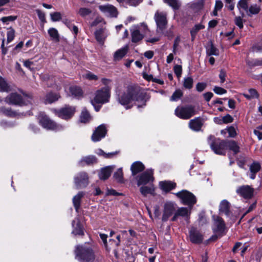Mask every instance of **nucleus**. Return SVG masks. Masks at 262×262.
Returning <instances> with one entry per match:
<instances>
[{
	"mask_svg": "<svg viewBox=\"0 0 262 262\" xmlns=\"http://www.w3.org/2000/svg\"><path fill=\"white\" fill-rule=\"evenodd\" d=\"M223 120L224 123H228L233 122V118L230 115L227 114L223 117Z\"/></svg>",
	"mask_w": 262,
	"mask_h": 262,
	"instance_id": "obj_62",
	"label": "nucleus"
},
{
	"mask_svg": "<svg viewBox=\"0 0 262 262\" xmlns=\"http://www.w3.org/2000/svg\"><path fill=\"white\" fill-rule=\"evenodd\" d=\"M11 91L10 86L8 85L5 79L0 76V92H9Z\"/></svg>",
	"mask_w": 262,
	"mask_h": 262,
	"instance_id": "obj_38",
	"label": "nucleus"
},
{
	"mask_svg": "<svg viewBox=\"0 0 262 262\" xmlns=\"http://www.w3.org/2000/svg\"><path fill=\"white\" fill-rule=\"evenodd\" d=\"M181 41V39L180 36H177L174 41L173 45V49L172 52L173 54H176L177 50H178V47L179 46V43Z\"/></svg>",
	"mask_w": 262,
	"mask_h": 262,
	"instance_id": "obj_54",
	"label": "nucleus"
},
{
	"mask_svg": "<svg viewBox=\"0 0 262 262\" xmlns=\"http://www.w3.org/2000/svg\"><path fill=\"white\" fill-rule=\"evenodd\" d=\"M72 224L73 228V230L72 231L73 234L79 235L83 234V229L78 219L77 218L73 220Z\"/></svg>",
	"mask_w": 262,
	"mask_h": 262,
	"instance_id": "obj_23",
	"label": "nucleus"
},
{
	"mask_svg": "<svg viewBox=\"0 0 262 262\" xmlns=\"http://www.w3.org/2000/svg\"><path fill=\"white\" fill-rule=\"evenodd\" d=\"M213 91L218 95H222L227 93V91L225 89L216 86L213 88Z\"/></svg>",
	"mask_w": 262,
	"mask_h": 262,
	"instance_id": "obj_57",
	"label": "nucleus"
},
{
	"mask_svg": "<svg viewBox=\"0 0 262 262\" xmlns=\"http://www.w3.org/2000/svg\"><path fill=\"white\" fill-rule=\"evenodd\" d=\"M91 117L87 110L84 108L81 113L80 120L81 122L87 123L90 121Z\"/></svg>",
	"mask_w": 262,
	"mask_h": 262,
	"instance_id": "obj_39",
	"label": "nucleus"
},
{
	"mask_svg": "<svg viewBox=\"0 0 262 262\" xmlns=\"http://www.w3.org/2000/svg\"><path fill=\"white\" fill-rule=\"evenodd\" d=\"M152 174V171L151 169H147L141 173L137 179L138 186L145 185L150 181H152L154 179Z\"/></svg>",
	"mask_w": 262,
	"mask_h": 262,
	"instance_id": "obj_14",
	"label": "nucleus"
},
{
	"mask_svg": "<svg viewBox=\"0 0 262 262\" xmlns=\"http://www.w3.org/2000/svg\"><path fill=\"white\" fill-rule=\"evenodd\" d=\"M227 132L229 134V137L233 138L236 136V132L233 126H230L227 128Z\"/></svg>",
	"mask_w": 262,
	"mask_h": 262,
	"instance_id": "obj_58",
	"label": "nucleus"
},
{
	"mask_svg": "<svg viewBox=\"0 0 262 262\" xmlns=\"http://www.w3.org/2000/svg\"><path fill=\"white\" fill-rule=\"evenodd\" d=\"M114 169V166H108L102 168L99 174V178L103 180L107 179L111 176Z\"/></svg>",
	"mask_w": 262,
	"mask_h": 262,
	"instance_id": "obj_22",
	"label": "nucleus"
},
{
	"mask_svg": "<svg viewBox=\"0 0 262 262\" xmlns=\"http://www.w3.org/2000/svg\"><path fill=\"white\" fill-rule=\"evenodd\" d=\"M225 2L226 3V6L228 8L230 11H233L234 8V3L233 2V0H225Z\"/></svg>",
	"mask_w": 262,
	"mask_h": 262,
	"instance_id": "obj_61",
	"label": "nucleus"
},
{
	"mask_svg": "<svg viewBox=\"0 0 262 262\" xmlns=\"http://www.w3.org/2000/svg\"><path fill=\"white\" fill-rule=\"evenodd\" d=\"M96 153L97 155H98L99 156H103L104 158H111L113 155H114L116 154V152H110V153H108V154H106L101 149H97V150L96 152Z\"/></svg>",
	"mask_w": 262,
	"mask_h": 262,
	"instance_id": "obj_51",
	"label": "nucleus"
},
{
	"mask_svg": "<svg viewBox=\"0 0 262 262\" xmlns=\"http://www.w3.org/2000/svg\"><path fill=\"white\" fill-rule=\"evenodd\" d=\"M128 49V46L126 45L116 51L114 54V60L115 61H119L121 60L126 55Z\"/></svg>",
	"mask_w": 262,
	"mask_h": 262,
	"instance_id": "obj_30",
	"label": "nucleus"
},
{
	"mask_svg": "<svg viewBox=\"0 0 262 262\" xmlns=\"http://www.w3.org/2000/svg\"><path fill=\"white\" fill-rule=\"evenodd\" d=\"M260 8L259 6H257V5H251L249 8L248 12L249 14L248 15L250 16V14H256L259 13L260 11Z\"/></svg>",
	"mask_w": 262,
	"mask_h": 262,
	"instance_id": "obj_49",
	"label": "nucleus"
},
{
	"mask_svg": "<svg viewBox=\"0 0 262 262\" xmlns=\"http://www.w3.org/2000/svg\"><path fill=\"white\" fill-rule=\"evenodd\" d=\"M84 194L83 192L80 191L73 198V204L76 212L78 211V209L80 206L81 199L83 196Z\"/></svg>",
	"mask_w": 262,
	"mask_h": 262,
	"instance_id": "obj_31",
	"label": "nucleus"
},
{
	"mask_svg": "<svg viewBox=\"0 0 262 262\" xmlns=\"http://www.w3.org/2000/svg\"><path fill=\"white\" fill-rule=\"evenodd\" d=\"M247 64L249 66H251V67L262 66V59L261 60L254 59L251 61H248Z\"/></svg>",
	"mask_w": 262,
	"mask_h": 262,
	"instance_id": "obj_56",
	"label": "nucleus"
},
{
	"mask_svg": "<svg viewBox=\"0 0 262 262\" xmlns=\"http://www.w3.org/2000/svg\"><path fill=\"white\" fill-rule=\"evenodd\" d=\"M175 195L181 200L182 204L188 205L189 207H192L196 202V199L191 192L182 190L175 193Z\"/></svg>",
	"mask_w": 262,
	"mask_h": 262,
	"instance_id": "obj_9",
	"label": "nucleus"
},
{
	"mask_svg": "<svg viewBox=\"0 0 262 262\" xmlns=\"http://www.w3.org/2000/svg\"><path fill=\"white\" fill-rule=\"evenodd\" d=\"M249 0H240L237 5V7L241 11V9L247 10L248 8V3Z\"/></svg>",
	"mask_w": 262,
	"mask_h": 262,
	"instance_id": "obj_47",
	"label": "nucleus"
},
{
	"mask_svg": "<svg viewBox=\"0 0 262 262\" xmlns=\"http://www.w3.org/2000/svg\"><path fill=\"white\" fill-rule=\"evenodd\" d=\"M174 204L171 202L165 204L162 220L163 222L167 221L168 218L174 212Z\"/></svg>",
	"mask_w": 262,
	"mask_h": 262,
	"instance_id": "obj_19",
	"label": "nucleus"
},
{
	"mask_svg": "<svg viewBox=\"0 0 262 262\" xmlns=\"http://www.w3.org/2000/svg\"><path fill=\"white\" fill-rule=\"evenodd\" d=\"M96 158L94 156H88L83 157L79 161V165L83 166L85 165H91L97 163Z\"/></svg>",
	"mask_w": 262,
	"mask_h": 262,
	"instance_id": "obj_26",
	"label": "nucleus"
},
{
	"mask_svg": "<svg viewBox=\"0 0 262 262\" xmlns=\"http://www.w3.org/2000/svg\"><path fill=\"white\" fill-rule=\"evenodd\" d=\"M69 96L77 99H80L83 96V92L81 89L77 86H71L69 88Z\"/></svg>",
	"mask_w": 262,
	"mask_h": 262,
	"instance_id": "obj_21",
	"label": "nucleus"
},
{
	"mask_svg": "<svg viewBox=\"0 0 262 262\" xmlns=\"http://www.w3.org/2000/svg\"><path fill=\"white\" fill-rule=\"evenodd\" d=\"M60 97L59 94L49 93L46 96L45 103L46 104L53 103L58 100Z\"/></svg>",
	"mask_w": 262,
	"mask_h": 262,
	"instance_id": "obj_33",
	"label": "nucleus"
},
{
	"mask_svg": "<svg viewBox=\"0 0 262 262\" xmlns=\"http://www.w3.org/2000/svg\"><path fill=\"white\" fill-rule=\"evenodd\" d=\"M202 122L199 118L192 119L189 121V127L194 131L198 132L201 130L202 126Z\"/></svg>",
	"mask_w": 262,
	"mask_h": 262,
	"instance_id": "obj_27",
	"label": "nucleus"
},
{
	"mask_svg": "<svg viewBox=\"0 0 262 262\" xmlns=\"http://www.w3.org/2000/svg\"><path fill=\"white\" fill-rule=\"evenodd\" d=\"M173 70L174 73L178 77H179L181 76L182 71L181 66L178 64L174 66L173 67Z\"/></svg>",
	"mask_w": 262,
	"mask_h": 262,
	"instance_id": "obj_59",
	"label": "nucleus"
},
{
	"mask_svg": "<svg viewBox=\"0 0 262 262\" xmlns=\"http://www.w3.org/2000/svg\"><path fill=\"white\" fill-rule=\"evenodd\" d=\"M110 97V89L106 86L97 90L95 94L93 99L91 100V103L94 107L96 111L98 112L102 104L109 101Z\"/></svg>",
	"mask_w": 262,
	"mask_h": 262,
	"instance_id": "obj_2",
	"label": "nucleus"
},
{
	"mask_svg": "<svg viewBox=\"0 0 262 262\" xmlns=\"http://www.w3.org/2000/svg\"><path fill=\"white\" fill-rule=\"evenodd\" d=\"M17 16H5L1 18V20L3 23H7L8 21H13L17 19Z\"/></svg>",
	"mask_w": 262,
	"mask_h": 262,
	"instance_id": "obj_53",
	"label": "nucleus"
},
{
	"mask_svg": "<svg viewBox=\"0 0 262 262\" xmlns=\"http://www.w3.org/2000/svg\"><path fill=\"white\" fill-rule=\"evenodd\" d=\"M226 76V72L224 70H221L220 74H219V77L221 80V82L223 83L225 81Z\"/></svg>",
	"mask_w": 262,
	"mask_h": 262,
	"instance_id": "obj_63",
	"label": "nucleus"
},
{
	"mask_svg": "<svg viewBox=\"0 0 262 262\" xmlns=\"http://www.w3.org/2000/svg\"><path fill=\"white\" fill-rule=\"evenodd\" d=\"M107 130L105 124H101L98 126L92 136V140L94 142L99 141L103 138L106 134Z\"/></svg>",
	"mask_w": 262,
	"mask_h": 262,
	"instance_id": "obj_15",
	"label": "nucleus"
},
{
	"mask_svg": "<svg viewBox=\"0 0 262 262\" xmlns=\"http://www.w3.org/2000/svg\"><path fill=\"white\" fill-rule=\"evenodd\" d=\"M261 166L259 163L254 162L250 166V172L257 173L260 169Z\"/></svg>",
	"mask_w": 262,
	"mask_h": 262,
	"instance_id": "obj_48",
	"label": "nucleus"
},
{
	"mask_svg": "<svg viewBox=\"0 0 262 262\" xmlns=\"http://www.w3.org/2000/svg\"><path fill=\"white\" fill-rule=\"evenodd\" d=\"M225 229V224L223 220L219 216H216L214 218V227L213 228V232L216 235L212 236V238L215 240L217 238V235L222 236Z\"/></svg>",
	"mask_w": 262,
	"mask_h": 262,
	"instance_id": "obj_12",
	"label": "nucleus"
},
{
	"mask_svg": "<svg viewBox=\"0 0 262 262\" xmlns=\"http://www.w3.org/2000/svg\"><path fill=\"white\" fill-rule=\"evenodd\" d=\"M190 241L195 244L201 243L203 239V235L194 228H192L189 232Z\"/></svg>",
	"mask_w": 262,
	"mask_h": 262,
	"instance_id": "obj_20",
	"label": "nucleus"
},
{
	"mask_svg": "<svg viewBox=\"0 0 262 262\" xmlns=\"http://www.w3.org/2000/svg\"><path fill=\"white\" fill-rule=\"evenodd\" d=\"M207 54L209 56L215 55L217 56L219 54V50L214 47L213 46L211 45L209 48L207 49Z\"/></svg>",
	"mask_w": 262,
	"mask_h": 262,
	"instance_id": "obj_50",
	"label": "nucleus"
},
{
	"mask_svg": "<svg viewBox=\"0 0 262 262\" xmlns=\"http://www.w3.org/2000/svg\"><path fill=\"white\" fill-rule=\"evenodd\" d=\"M140 191L141 193L144 196H147L148 194L154 195L155 188L153 185L142 186L140 188Z\"/></svg>",
	"mask_w": 262,
	"mask_h": 262,
	"instance_id": "obj_35",
	"label": "nucleus"
},
{
	"mask_svg": "<svg viewBox=\"0 0 262 262\" xmlns=\"http://www.w3.org/2000/svg\"><path fill=\"white\" fill-rule=\"evenodd\" d=\"M15 36V31L14 30L10 27L8 29V31L7 32V40L8 42H10L12 41Z\"/></svg>",
	"mask_w": 262,
	"mask_h": 262,
	"instance_id": "obj_46",
	"label": "nucleus"
},
{
	"mask_svg": "<svg viewBox=\"0 0 262 262\" xmlns=\"http://www.w3.org/2000/svg\"><path fill=\"white\" fill-rule=\"evenodd\" d=\"M74 183L77 189L85 187L89 184V178L85 172H80L74 177Z\"/></svg>",
	"mask_w": 262,
	"mask_h": 262,
	"instance_id": "obj_13",
	"label": "nucleus"
},
{
	"mask_svg": "<svg viewBox=\"0 0 262 262\" xmlns=\"http://www.w3.org/2000/svg\"><path fill=\"white\" fill-rule=\"evenodd\" d=\"M204 28L205 26L202 24H199L195 25L190 30L191 40H193L195 39L198 32L200 30L203 29Z\"/></svg>",
	"mask_w": 262,
	"mask_h": 262,
	"instance_id": "obj_37",
	"label": "nucleus"
},
{
	"mask_svg": "<svg viewBox=\"0 0 262 262\" xmlns=\"http://www.w3.org/2000/svg\"><path fill=\"white\" fill-rule=\"evenodd\" d=\"M148 31L147 26L142 24L140 26H134L131 29L132 41L137 42L142 39L144 35Z\"/></svg>",
	"mask_w": 262,
	"mask_h": 262,
	"instance_id": "obj_11",
	"label": "nucleus"
},
{
	"mask_svg": "<svg viewBox=\"0 0 262 262\" xmlns=\"http://www.w3.org/2000/svg\"><path fill=\"white\" fill-rule=\"evenodd\" d=\"M193 79L191 76L185 77L183 81V86L186 89L190 90L193 87Z\"/></svg>",
	"mask_w": 262,
	"mask_h": 262,
	"instance_id": "obj_41",
	"label": "nucleus"
},
{
	"mask_svg": "<svg viewBox=\"0 0 262 262\" xmlns=\"http://www.w3.org/2000/svg\"><path fill=\"white\" fill-rule=\"evenodd\" d=\"M48 32L52 41L55 42H58L59 41V34L56 29L54 28H51L48 30Z\"/></svg>",
	"mask_w": 262,
	"mask_h": 262,
	"instance_id": "obj_34",
	"label": "nucleus"
},
{
	"mask_svg": "<svg viewBox=\"0 0 262 262\" xmlns=\"http://www.w3.org/2000/svg\"><path fill=\"white\" fill-rule=\"evenodd\" d=\"M145 168L143 164L139 161H136L132 164L130 167L132 175L135 176L138 173L142 171Z\"/></svg>",
	"mask_w": 262,
	"mask_h": 262,
	"instance_id": "obj_25",
	"label": "nucleus"
},
{
	"mask_svg": "<svg viewBox=\"0 0 262 262\" xmlns=\"http://www.w3.org/2000/svg\"><path fill=\"white\" fill-rule=\"evenodd\" d=\"M117 100L126 109L130 108L133 106L131 103L133 101L141 103V105L138 104V107L145 105L146 102L145 94L140 91L139 88L134 85H129L123 91H119L117 93Z\"/></svg>",
	"mask_w": 262,
	"mask_h": 262,
	"instance_id": "obj_1",
	"label": "nucleus"
},
{
	"mask_svg": "<svg viewBox=\"0 0 262 262\" xmlns=\"http://www.w3.org/2000/svg\"><path fill=\"white\" fill-rule=\"evenodd\" d=\"M164 2L168 4L173 9H178L181 6V3L178 0H163Z\"/></svg>",
	"mask_w": 262,
	"mask_h": 262,
	"instance_id": "obj_44",
	"label": "nucleus"
},
{
	"mask_svg": "<svg viewBox=\"0 0 262 262\" xmlns=\"http://www.w3.org/2000/svg\"><path fill=\"white\" fill-rule=\"evenodd\" d=\"M63 23L67 26V27H68L71 30H72L74 32L75 35L77 34L78 29L76 26L73 25L71 20L68 19H66L63 20Z\"/></svg>",
	"mask_w": 262,
	"mask_h": 262,
	"instance_id": "obj_43",
	"label": "nucleus"
},
{
	"mask_svg": "<svg viewBox=\"0 0 262 262\" xmlns=\"http://www.w3.org/2000/svg\"><path fill=\"white\" fill-rule=\"evenodd\" d=\"M38 119L40 124L47 129L57 131L64 128L62 125L57 124L43 114H40Z\"/></svg>",
	"mask_w": 262,
	"mask_h": 262,
	"instance_id": "obj_8",
	"label": "nucleus"
},
{
	"mask_svg": "<svg viewBox=\"0 0 262 262\" xmlns=\"http://www.w3.org/2000/svg\"><path fill=\"white\" fill-rule=\"evenodd\" d=\"M75 258L79 262H92L95 259L92 248L86 245L77 246L75 250Z\"/></svg>",
	"mask_w": 262,
	"mask_h": 262,
	"instance_id": "obj_3",
	"label": "nucleus"
},
{
	"mask_svg": "<svg viewBox=\"0 0 262 262\" xmlns=\"http://www.w3.org/2000/svg\"><path fill=\"white\" fill-rule=\"evenodd\" d=\"M191 207H180L178 209L177 211L171 219L172 221H175L177 220L178 216L186 217L187 220L189 219V216L191 212Z\"/></svg>",
	"mask_w": 262,
	"mask_h": 262,
	"instance_id": "obj_18",
	"label": "nucleus"
},
{
	"mask_svg": "<svg viewBox=\"0 0 262 262\" xmlns=\"http://www.w3.org/2000/svg\"><path fill=\"white\" fill-rule=\"evenodd\" d=\"M0 114L9 117H15L16 116L15 112L12 111L10 108H6L3 107L0 108Z\"/></svg>",
	"mask_w": 262,
	"mask_h": 262,
	"instance_id": "obj_42",
	"label": "nucleus"
},
{
	"mask_svg": "<svg viewBox=\"0 0 262 262\" xmlns=\"http://www.w3.org/2000/svg\"><path fill=\"white\" fill-rule=\"evenodd\" d=\"M207 84L205 82H198L196 84V90L199 92H203L206 88Z\"/></svg>",
	"mask_w": 262,
	"mask_h": 262,
	"instance_id": "obj_55",
	"label": "nucleus"
},
{
	"mask_svg": "<svg viewBox=\"0 0 262 262\" xmlns=\"http://www.w3.org/2000/svg\"><path fill=\"white\" fill-rule=\"evenodd\" d=\"M53 112L58 117L68 120L74 116L76 112V107L73 106L65 105L59 110L54 109Z\"/></svg>",
	"mask_w": 262,
	"mask_h": 262,
	"instance_id": "obj_10",
	"label": "nucleus"
},
{
	"mask_svg": "<svg viewBox=\"0 0 262 262\" xmlns=\"http://www.w3.org/2000/svg\"><path fill=\"white\" fill-rule=\"evenodd\" d=\"M93 13L92 8L80 7L77 11V14L83 18L90 16Z\"/></svg>",
	"mask_w": 262,
	"mask_h": 262,
	"instance_id": "obj_32",
	"label": "nucleus"
},
{
	"mask_svg": "<svg viewBox=\"0 0 262 262\" xmlns=\"http://www.w3.org/2000/svg\"><path fill=\"white\" fill-rule=\"evenodd\" d=\"M214 137L209 136L208 138L211 149L217 155H225L226 149V141L215 139L213 140Z\"/></svg>",
	"mask_w": 262,
	"mask_h": 262,
	"instance_id": "obj_6",
	"label": "nucleus"
},
{
	"mask_svg": "<svg viewBox=\"0 0 262 262\" xmlns=\"http://www.w3.org/2000/svg\"><path fill=\"white\" fill-rule=\"evenodd\" d=\"M175 115L182 119H188L196 114L195 106L187 104L178 106L174 111Z\"/></svg>",
	"mask_w": 262,
	"mask_h": 262,
	"instance_id": "obj_4",
	"label": "nucleus"
},
{
	"mask_svg": "<svg viewBox=\"0 0 262 262\" xmlns=\"http://www.w3.org/2000/svg\"><path fill=\"white\" fill-rule=\"evenodd\" d=\"M235 24L240 29H242L243 28V19L241 17H240V16L235 17Z\"/></svg>",
	"mask_w": 262,
	"mask_h": 262,
	"instance_id": "obj_60",
	"label": "nucleus"
},
{
	"mask_svg": "<svg viewBox=\"0 0 262 262\" xmlns=\"http://www.w3.org/2000/svg\"><path fill=\"white\" fill-rule=\"evenodd\" d=\"M227 147L230 150L233 151L235 155L237 154L239 151V147L234 141H226V148Z\"/></svg>",
	"mask_w": 262,
	"mask_h": 262,
	"instance_id": "obj_36",
	"label": "nucleus"
},
{
	"mask_svg": "<svg viewBox=\"0 0 262 262\" xmlns=\"http://www.w3.org/2000/svg\"><path fill=\"white\" fill-rule=\"evenodd\" d=\"M95 37L97 41L100 43H103L107 36V33L104 29L97 30L95 33Z\"/></svg>",
	"mask_w": 262,
	"mask_h": 262,
	"instance_id": "obj_28",
	"label": "nucleus"
},
{
	"mask_svg": "<svg viewBox=\"0 0 262 262\" xmlns=\"http://www.w3.org/2000/svg\"><path fill=\"white\" fill-rule=\"evenodd\" d=\"M183 95V92L180 90H176L170 98L171 101H177Z\"/></svg>",
	"mask_w": 262,
	"mask_h": 262,
	"instance_id": "obj_45",
	"label": "nucleus"
},
{
	"mask_svg": "<svg viewBox=\"0 0 262 262\" xmlns=\"http://www.w3.org/2000/svg\"><path fill=\"white\" fill-rule=\"evenodd\" d=\"M51 19L53 21H58L61 19V14L60 12H56L50 14Z\"/></svg>",
	"mask_w": 262,
	"mask_h": 262,
	"instance_id": "obj_52",
	"label": "nucleus"
},
{
	"mask_svg": "<svg viewBox=\"0 0 262 262\" xmlns=\"http://www.w3.org/2000/svg\"><path fill=\"white\" fill-rule=\"evenodd\" d=\"M99 9L102 13L110 17H116L117 16V9L112 5H100L99 6Z\"/></svg>",
	"mask_w": 262,
	"mask_h": 262,
	"instance_id": "obj_17",
	"label": "nucleus"
},
{
	"mask_svg": "<svg viewBox=\"0 0 262 262\" xmlns=\"http://www.w3.org/2000/svg\"><path fill=\"white\" fill-rule=\"evenodd\" d=\"M31 99L30 96L24 95L23 98L16 93H12L5 98V101L9 104L22 106L30 103Z\"/></svg>",
	"mask_w": 262,
	"mask_h": 262,
	"instance_id": "obj_5",
	"label": "nucleus"
},
{
	"mask_svg": "<svg viewBox=\"0 0 262 262\" xmlns=\"http://www.w3.org/2000/svg\"><path fill=\"white\" fill-rule=\"evenodd\" d=\"M254 190L249 185H243L238 187L236 192L238 195L245 199H250L253 194Z\"/></svg>",
	"mask_w": 262,
	"mask_h": 262,
	"instance_id": "obj_16",
	"label": "nucleus"
},
{
	"mask_svg": "<svg viewBox=\"0 0 262 262\" xmlns=\"http://www.w3.org/2000/svg\"><path fill=\"white\" fill-rule=\"evenodd\" d=\"M248 93H249V94L251 96V97H252V99L257 98L258 97V94L257 91L254 89H249L248 91Z\"/></svg>",
	"mask_w": 262,
	"mask_h": 262,
	"instance_id": "obj_64",
	"label": "nucleus"
},
{
	"mask_svg": "<svg viewBox=\"0 0 262 262\" xmlns=\"http://www.w3.org/2000/svg\"><path fill=\"white\" fill-rule=\"evenodd\" d=\"M176 184L170 181H162L159 183L160 188L165 192H168L175 188Z\"/></svg>",
	"mask_w": 262,
	"mask_h": 262,
	"instance_id": "obj_29",
	"label": "nucleus"
},
{
	"mask_svg": "<svg viewBox=\"0 0 262 262\" xmlns=\"http://www.w3.org/2000/svg\"><path fill=\"white\" fill-rule=\"evenodd\" d=\"M220 211L221 213L225 214L227 217H230V203L226 200H223L220 205Z\"/></svg>",
	"mask_w": 262,
	"mask_h": 262,
	"instance_id": "obj_24",
	"label": "nucleus"
},
{
	"mask_svg": "<svg viewBox=\"0 0 262 262\" xmlns=\"http://www.w3.org/2000/svg\"><path fill=\"white\" fill-rule=\"evenodd\" d=\"M167 14L164 11H157L154 15V19L157 26V31L163 33L167 26Z\"/></svg>",
	"mask_w": 262,
	"mask_h": 262,
	"instance_id": "obj_7",
	"label": "nucleus"
},
{
	"mask_svg": "<svg viewBox=\"0 0 262 262\" xmlns=\"http://www.w3.org/2000/svg\"><path fill=\"white\" fill-rule=\"evenodd\" d=\"M113 177L117 182L120 183H123L124 179L122 168H119L117 169V171L114 173Z\"/></svg>",
	"mask_w": 262,
	"mask_h": 262,
	"instance_id": "obj_40",
	"label": "nucleus"
}]
</instances>
